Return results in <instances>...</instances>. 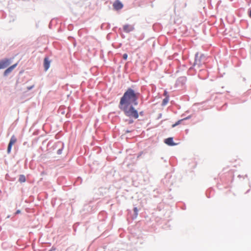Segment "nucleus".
Instances as JSON below:
<instances>
[{"instance_id": "nucleus-3", "label": "nucleus", "mask_w": 251, "mask_h": 251, "mask_svg": "<svg viewBox=\"0 0 251 251\" xmlns=\"http://www.w3.org/2000/svg\"><path fill=\"white\" fill-rule=\"evenodd\" d=\"M11 63L10 59L5 58L0 61V68L4 69L8 67Z\"/></svg>"}, {"instance_id": "nucleus-6", "label": "nucleus", "mask_w": 251, "mask_h": 251, "mask_svg": "<svg viewBox=\"0 0 251 251\" xmlns=\"http://www.w3.org/2000/svg\"><path fill=\"white\" fill-rule=\"evenodd\" d=\"M113 6L115 10L118 11L123 8V4L119 0H116L113 3Z\"/></svg>"}, {"instance_id": "nucleus-17", "label": "nucleus", "mask_w": 251, "mask_h": 251, "mask_svg": "<svg viewBox=\"0 0 251 251\" xmlns=\"http://www.w3.org/2000/svg\"><path fill=\"white\" fill-rule=\"evenodd\" d=\"M34 85H32V86H30L27 87V90H31L33 88H34Z\"/></svg>"}, {"instance_id": "nucleus-13", "label": "nucleus", "mask_w": 251, "mask_h": 251, "mask_svg": "<svg viewBox=\"0 0 251 251\" xmlns=\"http://www.w3.org/2000/svg\"><path fill=\"white\" fill-rule=\"evenodd\" d=\"M17 141V139L14 135L12 136L8 144L13 145Z\"/></svg>"}, {"instance_id": "nucleus-21", "label": "nucleus", "mask_w": 251, "mask_h": 251, "mask_svg": "<svg viewBox=\"0 0 251 251\" xmlns=\"http://www.w3.org/2000/svg\"><path fill=\"white\" fill-rule=\"evenodd\" d=\"M161 159H162V160H164V161L165 162H167V160H166V159H164V158H163V157H161Z\"/></svg>"}, {"instance_id": "nucleus-16", "label": "nucleus", "mask_w": 251, "mask_h": 251, "mask_svg": "<svg viewBox=\"0 0 251 251\" xmlns=\"http://www.w3.org/2000/svg\"><path fill=\"white\" fill-rule=\"evenodd\" d=\"M127 57H128V55L126 53H124L123 55V58L124 59V60H126L127 58Z\"/></svg>"}, {"instance_id": "nucleus-23", "label": "nucleus", "mask_w": 251, "mask_h": 251, "mask_svg": "<svg viewBox=\"0 0 251 251\" xmlns=\"http://www.w3.org/2000/svg\"><path fill=\"white\" fill-rule=\"evenodd\" d=\"M121 36H122V37L123 38H125V35H124V34H121Z\"/></svg>"}, {"instance_id": "nucleus-11", "label": "nucleus", "mask_w": 251, "mask_h": 251, "mask_svg": "<svg viewBox=\"0 0 251 251\" xmlns=\"http://www.w3.org/2000/svg\"><path fill=\"white\" fill-rule=\"evenodd\" d=\"M19 181L21 183L25 182L26 181L25 176L24 175H20L19 176Z\"/></svg>"}, {"instance_id": "nucleus-7", "label": "nucleus", "mask_w": 251, "mask_h": 251, "mask_svg": "<svg viewBox=\"0 0 251 251\" xmlns=\"http://www.w3.org/2000/svg\"><path fill=\"white\" fill-rule=\"evenodd\" d=\"M17 66V63H15L13 65L10 66L7 69H6L3 73V75L4 76H7L9 74H10Z\"/></svg>"}, {"instance_id": "nucleus-19", "label": "nucleus", "mask_w": 251, "mask_h": 251, "mask_svg": "<svg viewBox=\"0 0 251 251\" xmlns=\"http://www.w3.org/2000/svg\"><path fill=\"white\" fill-rule=\"evenodd\" d=\"M249 15L250 17L251 18V9L250 10V11L249 12Z\"/></svg>"}, {"instance_id": "nucleus-2", "label": "nucleus", "mask_w": 251, "mask_h": 251, "mask_svg": "<svg viewBox=\"0 0 251 251\" xmlns=\"http://www.w3.org/2000/svg\"><path fill=\"white\" fill-rule=\"evenodd\" d=\"M203 56V54L201 55L200 56H199V52H197L195 54V61L192 67H191L189 69V73L191 75H194L195 74V72L193 73H191L192 71H195V69H194L195 67H196L197 68H200L201 67L202 64L201 62V58Z\"/></svg>"}, {"instance_id": "nucleus-10", "label": "nucleus", "mask_w": 251, "mask_h": 251, "mask_svg": "<svg viewBox=\"0 0 251 251\" xmlns=\"http://www.w3.org/2000/svg\"><path fill=\"white\" fill-rule=\"evenodd\" d=\"M191 117V116L190 115V116H188V117H187L186 118H183L182 119L178 120L175 124L173 125L172 127H174L177 126V125H179L181 123L182 121H183L184 120L189 119Z\"/></svg>"}, {"instance_id": "nucleus-15", "label": "nucleus", "mask_w": 251, "mask_h": 251, "mask_svg": "<svg viewBox=\"0 0 251 251\" xmlns=\"http://www.w3.org/2000/svg\"><path fill=\"white\" fill-rule=\"evenodd\" d=\"M133 211H134V215L135 216V217H137V216L138 215V209L137 207H134V209H133Z\"/></svg>"}, {"instance_id": "nucleus-1", "label": "nucleus", "mask_w": 251, "mask_h": 251, "mask_svg": "<svg viewBox=\"0 0 251 251\" xmlns=\"http://www.w3.org/2000/svg\"><path fill=\"white\" fill-rule=\"evenodd\" d=\"M139 95V93L136 92L131 88H128L120 98L118 108L129 119H137L139 115L144 114L143 111L138 113V111L133 106L138 104Z\"/></svg>"}, {"instance_id": "nucleus-12", "label": "nucleus", "mask_w": 251, "mask_h": 251, "mask_svg": "<svg viewBox=\"0 0 251 251\" xmlns=\"http://www.w3.org/2000/svg\"><path fill=\"white\" fill-rule=\"evenodd\" d=\"M169 100V96H167L163 100V101H162V103L161 104V105L164 106L165 105H166L168 101Z\"/></svg>"}, {"instance_id": "nucleus-5", "label": "nucleus", "mask_w": 251, "mask_h": 251, "mask_svg": "<svg viewBox=\"0 0 251 251\" xmlns=\"http://www.w3.org/2000/svg\"><path fill=\"white\" fill-rule=\"evenodd\" d=\"M134 26L133 25L126 24L123 25V31L126 33H129L134 30Z\"/></svg>"}, {"instance_id": "nucleus-4", "label": "nucleus", "mask_w": 251, "mask_h": 251, "mask_svg": "<svg viewBox=\"0 0 251 251\" xmlns=\"http://www.w3.org/2000/svg\"><path fill=\"white\" fill-rule=\"evenodd\" d=\"M64 143H62V142H58L56 143H55L53 146V150H55V149L57 148H60L57 151V154L58 155H60L62 153V151L63 150V148H64Z\"/></svg>"}, {"instance_id": "nucleus-8", "label": "nucleus", "mask_w": 251, "mask_h": 251, "mask_svg": "<svg viewBox=\"0 0 251 251\" xmlns=\"http://www.w3.org/2000/svg\"><path fill=\"white\" fill-rule=\"evenodd\" d=\"M164 143L169 146H174L177 145L173 141V137H169L164 140Z\"/></svg>"}, {"instance_id": "nucleus-22", "label": "nucleus", "mask_w": 251, "mask_h": 251, "mask_svg": "<svg viewBox=\"0 0 251 251\" xmlns=\"http://www.w3.org/2000/svg\"><path fill=\"white\" fill-rule=\"evenodd\" d=\"M55 249L53 248H52L51 250H49V251H54Z\"/></svg>"}, {"instance_id": "nucleus-24", "label": "nucleus", "mask_w": 251, "mask_h": 251, "mask_svg": "<svg viewBox=\"0 0 251 251\" xmlns=\"http://www.w3.org/2000/svg\"><path fill=\"white\" fill-rule=\"evenodd\" d=\"M0 69H1V68H0Z\"/></svg>"}, {"instance_id": "nucleus-9", "label": "nucleus", "mask_w": 251, "mask_h": 251, "mask_svg": "<svg viewBox=\"0 0 251 251\" xmlns=\"http://www.w3.org/2000/svg\"><path fill=\"white\" fill-rule=\"evenodd\" d=\"M50 61L48 57H46L44 60V67L45 71H47L50 67Z\"/></svg>"}, {"instance_id": "nucleus-18", "label": "nucleus", "mask_w": 251, "mask_h": 251, "mask_svg": "<svg viewBox=\"0 0 251 251\" xmlns=\"http://www.w3.org/2000/svg\"><path fill=\"white\" fill-rule=\"evenodd\" d=\"M133 123V120H132V119H130L129 120V124H132Z\"/></svg>"}, {"instance_id": "nucleus-14", "label": "nucleus", "mask_w": 251, "mask_h": 251, "mask_svg": "<svg viewBox=\"0 0 251 251\" xmlns=\"http://www.w3.org/2000/svg\"><path fill=\"white\" fill-rule=\"evenodd\" d=\"M12 146H13L12 145L8 144V147H7V152L8 153H10Z\"/></svg>"}, {"instance_id": "nucleus-20", "label": "nucleus", "mask_w": 251, "mask_h": 251, "mask_svg": "<svg viewBox=\"0 0 251 251\" xmlns=\"http://www.w3.org/2000/svg\"><path fill=\"white\" fill-rule=\"evenodd\" d=\"M20 210H18L16 212V214H19L20 213Z\"/></svg>"}]
</instances>
